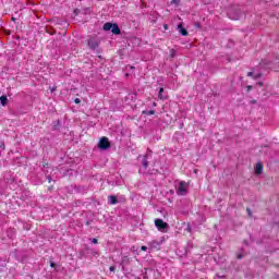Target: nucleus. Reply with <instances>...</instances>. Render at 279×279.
Listing matches in <instances>:
<instances>
[{
  "label": "nucleus",
  "instance_id": "nucleus-10",
  "mask_svg": "<svg viewBox=\"0 0 279 279\" xmlns=\"http://www.w3.org/2000/svg\"><path fill=\"white\" fill-rule=\"evenodd\" d=\"M143 167L145 169H147V167H149V162L147 161V156H145L144 159H143Z\"/></svg>",
  "mask_w": 279,
  "mask_h": 279
},
{
  "label": "nucleus",
  "instance_id": "nucleus-4",
  "mask_svg": "<svg viewBox=\"0 0 279 279\" xmlns=\"http://www.w3.org/2000/svg\"><path fill=\"white\" fill-rule=\"evenodd\" d=\"M186 189H189V184L186 182H180L178 187V195H186Z\"/></svg>",
  "mask_w": 279,
  "mask_h": 279
},
{
  "label": "nucleus",
  "instance_id": "nucleus-22",
  "mask_svg": "<svg viewBox=\"0 0 279 279\" xmlns=\"http://www.w3.org/2000/svg\"><path fill=\"white\" fill-rule=\"evenodd\" d=\"M163 29H169V25L165 24Z\"/></svg>",
  "mask_w": 279,
  "mask_h": 279
},
{
  "label": "nucleus",
  "instance_id": "nucleus-23",
  "mask_svg": "<svg viewBox=\"0 0 279 279\" xmlns=\"http://www.w3.org/2000/svg\"><path fill=\"white\" fill-rule=\"evenodd\" d=\"M50 267H56V263L51 262Z\"/></svg>",
  "mask_w": 279,
  "mask_h": 279
},
{
  "label": "nucleus",
  "instance_id": "nucleus-5",
  "mask_svg": "<svg viewBox=\"0 0 279 279\" xmlns=\"http://www.w3.org/2000/svg\"><path fill=\"white\" fill-rule=\"evenodd\" d=\"M88 47H90V49H97L99 47V41L95 38H90L88 40Z\"/></svg>",
  "mask_w": 279,
  "mask_h": 279
},
{
  "label": "nucleus",
  "instance_id": "nucleus-8",
  "mask_svg": "<svg viewBox=\"0 0 279 279\" xmlns=\"http://www.w3.org/2000/svg\"><path fill=\"white\" fill-rule=\"evenodd\" d=\"M108 202L111 205L119 204V201L117 199V196H113V195L108 196Z\"/></svg>",
  "mask_w": 279,
  "mask_h": 279
},
{
  "label": "nucleus",
  "instance_id": "nucleus-20",
  "mask_svg": "<svg viewBox=\"0 0 279 279\" xmlns=\"http://www.w3.org/2000/svg\"><path fill=\"white\" fill-rule=\"evenodd\" d=\"M252 75H254V72H248L247 73V77H252Z\"/></svg>",
  "mask_w": 279,
  "mask_h": 279
},
{
  "label": "nucleus",
  "instance_id": "nucleus-30",
  "mask_svg": "<svg viewBox=\"0 0 279 279\" xmlns=\"http://www.w3.org/2000/svg\"><path fill=\"white\" fill-rule=\"evenodd\" d=\"M48 181L51 182V178H48Z\"/></svg>",
  "mask_w": 279,
  "mask_h": 279
},
{
  "label": "nucleus",
  "instance_id": "nucleus-2",
  "mask_svg": "<svg viewBox=\"0 0 279 279\" xmlns=\"http://www.w3.org/2000/svg\"><path fill=\"white\" fill-rule=\"evenodd\" d=\"M155 226L159 232H167V230H169V223L165 222L162 219H156Z\"/></svg>",
  "mask_w": 279,
  "mask_h": 279
},
{
  "label": "nucleus",
  "instance_id": "nucleus-16",
  "mask_svg": "<svg viewBox=\"0 0 279 279\" xmlns=\"http://www.w3.org/2000/svg\"><path fill=\"white\" fill-rule=\"evenodd\" d=\"M194 25H195V27H196L197 29H199V27H202V25L199 24V22H196Z\"/></svg>",
  "mask_w": 279,
  "mask_h": 279
},
{
  "label": "nucleus",
  "instance_id": "nucleus-28",
  "mask_svg": "<svg viewBox=\"0 0 279 279\" xmlns=\"http://www.w3.org/2000/svg\"><path fill=\"white\" fill-rule=\"evenodd\" d=\"M251 104H256V100H252Z\"/></svg>",
  "mask_w": 279,
  "mask_h": 279
},
{
  "label": "nucleus",
  "instance_id": "nucleus-14",
  "mask_svg": "<svg viewBox=\"0 0 279 279\" xmlns=\"http://www.w3.org/2000/svg\"><path fill=\"white\" fill-rule=\"evenodd\" d=\"M214 279H226V276L216 275Z\"/></svg>",
  "mask_w": 279,
  "mask_h": 279
},
{
  "label": "nucleus",
  "instance_id": "nucleus-26",
  "mask_svg": "<svg viewBox=\"0 0 279 279\" xmlns=\"http://www.w3.org/2000/svg\"><path fill=\"white\" fill-rule=\"evenodd\" d=\"M148 114H154V110L148 111Z\"/></svg>",
  "mask_w": 279,
  "mask_h": 279
},
{
  "label": "nucleus",
  "instance_id": "nucleus-3",
  "mask_svg": "<svg viewBox=\"0 0 279 279\" xmlns=\"http://www.w3.org/2000/svg\"><path fill=\"white\" fill-rule=\"evenodd\" d=\"M99 149H109L110 142L108 141V137H101L98 143Z\"/></svg>",
  "mask_w": 279,
  "mask_h": 279
},
{
  "label": "nucleus",
  "instance_id": "nucleus-9",
  "mask_svg": "<svg viewBox=\"0 0 279 279\" xmlns=\"http://www.w3.org/2000/svg\"><path fill=\"white\" fill-rule=\"evenodd\" d=\"M0 104L2 106H7V104H8V96H1L0 97Z\"/></svg>",
  "mask_w": 279,
  "mask_h": 279
},
{
  "label": "nucleus",
  "instance_id": "nucleus-31",
  "mask_svg": "<svg viewBox=\"0 0 279 279\" xmlns=\"http://www.w3.org/2000/svg\"><path fill=\"white\" fill-rule=\"evenodd\" d=\"M259 86H263V83H259Z\"/></svg>",
  "mask_w": 279,
  "mask_h": 279
},
{
  "label": "nucleus",
  "instance_id": "nucleus-15",
  "mask_svg": "<svg viewBox=\"0 0 279 279\" xmlns=\"http://www.w3.org/2000/svg\"><path fill=\"white\" fill-rule=\"evenodd\" d=\"M262 76H263V74L257 73V74L254 75V78H255V80H258V77H262Z\"/></svg>",
  "mask_w": 279,
  "mask_h": 279
},
{
  "label": "nucleus",
  "instance_id": "nucleus-18",
  "mask_svg": "<svg viewBox=\"0 0 279 279\" xmlns=\"http://www.w3.org/2000/svg\"><path fill=\"white\" fill-rule=\"evenodd\" d=\"M171 3H174V5H178V3H180V0H172Z\"/></svg>",
  "mask_w": 279,
  "mask_h": 279
},
{
  "label": "nucleus",
  "instance_id": "nucleus-27",
  "mask_svg": "<svg viewBox=\"0 0 279 279\" xmlns=\"http://www.w3.org/2000/svg\"><path fill=\"white\" fill-rule=\"evenodd\" d=\"M247 90H252V86H246Z\"/></svg>",
  "mask_w": 279,
  "mask_h": 279
},
{
  "label": "nucleus",
  "instance_id": "nucleus-7",
  "mask_svg": "<svg viewBox=\"0 0 279 279\" xmlns=\"http://www.w3.org/2000/svg\"><path fill=\"white\" fill-rule=\"evenodd\" d=\"M263 173V165L260 162H257L255 165V175H260Z\"/></svg>",
  "mask_w": 279,
  "mask_h": 279
},
{
  "label": "nucleus",
  "instance_id": "nucleus-13",
  "mask_svg": "<svg viewBox=\"0 0 279 279\" xmlns=\"http://www.w3.org/2000/svg\"><path fill=\"white\" fill-rule=\"evenodd\" d=\"M170 56H171V58H175V49L170 50Z\"/></svg>",
  "mask_w": 279,
  "mask_h": 279
},
{
  "label": "nucleus",
  "instance_id": "nucleus-12",
  "mask_svg": "<svg viewBox=\"0 0 279 279\" xmlns=\"http://www.w3.org/2000/svg\"><path fill=\"white\" fill-rule=\"evenodd\" d=\"M229 19H231L232 21H238L239 15H231V13L229 14Z\"/></svg>",
  "mask_w": 279,
  "mask_h": 279
},
{
  "label": "nucleus",
  "instance_id": "nucleus-24",
  "mask_svg": "<svg viewBox=\"0 0 279 279\" xmlns=\"http://www.w3.org/2000/svg\"><path fill=\"white\" fill-rule=\"evenodd\" d=\"M74 101L75 104H80V98H76Z\"/></svg>",
  "mask_w": 279,
  "mask_h": 279
},
{
  "label": "nucleus",
  "instance_id": "nucleus-1",
  "mask_svg": "<svg viewBox=\"0 0 279 279\" xmlns=\"http://www.w3.org/2000/svg\"><path fill=\"white\" fill-rule=\"evenodd\" d=\"M104 31L105 32H110L111 31L116 36L121 34V28H119V25L112 24L110 22L105 23Z\"/></svg>",
  "mask_w": 279,
  "mask_h": 279
},
{
  "label": "nucleus",
  "instance_id": "nucleus-11",
  "mask_svg": "<svg viewBox=\"0 0 279 279\" xmlns=\"http://www.w3.org/2000/svg\"><path fill=\"white\" fill-rule=\"evenodd\" d=\"M162 93H165V88L159 89L158 99H165V96H162Z\"/></svg>",
  "mask_w": 279,
  "mask_h": 279
},
{
  "label": "nucleus",
  "instance_id": "nucleus-25",
  "mask_svg": "<svg viewBox=\"0 0 279 279\" xmlns=\"http://www.w3.org/2000/svg\"><path fill=\"white\" fill-rule=\"evenodd\" d=\"M110 271H114V266H111V267H110Z\"/></svg>",
  "mask_w": 279,
  "mask_h": 279
},
{
  "label": "nucleus",
  "instance_id": "nucleus-21",
  "mask_svg": "<svg viewBox=\"0 0 279 279\" xmlns=\"http://www.w3.org/2000/svg\"><path fill=\"white\" fill-rule=\"evenodd\" d=\"M92 243H95V244H97V239H92Z\"/></svg>",
  "mask_w": 279,
  "mask_h": 279
},
{
  "label": "nucleus",
  "instance_id": "nucleus-29",
  "mask_svg": "<svg viewBox=\"0 0 279 279\" xmlns=\"http://www.w3.org/2000/svg\"><path fill=\"white\" fill-rule=\"evenodd\" d=\"M238 258H243V256H242V255H239Z\"/></svg>",
  "mask_w": 279,
  "mask_h": 279
},
{
  "label": "nucleus",
  "instance_id": "nucleus-17",
  "mask_svg": "<svg viewBox=\"0 0 279 279\" xmlns=\"http://www.w3.org/2000/svg\"><path fill=\"white\" fill-rule=\"evenodd\" d=\"M246 211H247L248 217H252V209L247 208Z\"/></svg>",
  "mask_w": 279,
  "mask_h": 279
},
{
  "label": "nucleus",
  "instance_id": "nucleus-6",
  "mask_svg": "<svg viewBox=\"0 0 279 279\" xmlns=\"http://www.w3.org/2000/svg\"><path fill=\"white\" fill-rule=\"evenodd\" d=\"M177 29L181 34V36H189V31H186V28H183L182 23L177 26Z\"/></svg>",
  "mask_w": 279,
  "mask_h": 279
},
{
  "label": "nucleus",
  "instance_id": "nucleus-19",
  "mask_svg": "<svg viewBox=\"0 0 279 279\" xmlns=\"http://www.w3.org/2000/svg\"><path fill=\"white\" fill-rule=\"evenodd\" d=\"M141 250L142 252H147V246H142Z\"/></svg>",
  "mask_w": 279,
  "mask_h": 279
}]
</instances>
